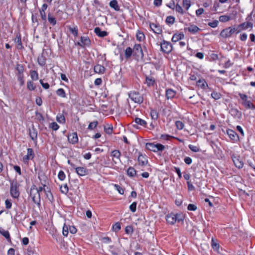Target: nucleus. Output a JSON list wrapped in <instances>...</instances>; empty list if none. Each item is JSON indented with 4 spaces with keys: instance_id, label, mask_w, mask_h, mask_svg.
I'll use <instances>...</instances> for the list:
<instances>
[{
    "instance_id": "nucleus-20",
    "label": "nucleus",
    "mask_w": 255,
    "mask_h": 255,
    "mask_svg": "<svg viewBox=\"0 0 255 255\" xmlns=\"http://www.w3.org/2000/svg\"><path fill=\"white\" fill-rule=\"evenodd\" d=\"M134 122L136 124V125H133V126L136 128H137V125H140L144 127H145L146 125V122L144 120H142L139 118H135L134 120Z\"/></svg>"
},
{
    "instance_id": "nucleus-50",
    "label": "nucleus",
    "mask_w": 255,
    "mask_h": 255,
    "mask_svg": "<svg viewBox=\"0 0 255 255\" xmlns=\"http://www.w3.org/2000/svg\"><path fill=\"white\" fill-rule=\"evenodd\" d=\"M176 126L178 129H182L184 128V123L180 121H176L175 123Z\"/></svg>"
},
{
    "instance_id": "nucleus-52",
    "label": "nucleus",
    "mask_w": 255,
    "mask_h": 255,
    "mask_svg": "<svg viewBox=\"0 0 255 255\" xmlns=\"http://www.w3.org/2000/svg\"><path fill=\"white\" fill-rule=\"evenodd\" d=\"M45 194H46L48 199L50 202H52V201L53 200V195H52L51 192H50V191L46 190V192H45Z\"/></svg>"
},
{
    "instance_id": "nucleus-29",
    "label": "nucleus",
    "mask_w": 255,
    "mask_h": 255,
    "mask_svg": "<svg viewBox=\"0 0 255 255\" xmlns=\"http://www.w3.org/2000/svg\"><path fill=\"white\" fill-rule=\"evenodd\" d=\"M37 61L38 64L41 66H43L45 65L46 63V58L43 55V54H41V55L39 56L37 59Z\"/></svg>"
},
{
    "instance_id": "nucleus-5",
    "label": "nucleus",
    "mask_w": 255,
    "mask_h": 255,
    "mask_svg": "<svg viewBox=\"0 0 255 255\" xmlns=\"http://www.w3.org/2000/svg\"><path fill=\"white\" fill-rule=\"evenodd\" d=\"M161 50L165 53H169L172 49V46L169 42L163 40L161 43Z\"/></svg>"
},
{
    "instance_id": "nucleus-54",
    "label": "nucleus",
    "mask_w": 255,
    "mask_h": 255,
    "mask_svg": "<svg viewBox=\"0 0 255 255\" xmlns=\"http://www.w3.org/2000/svg\"><path fill=\"white\" fill-rule=\"evenodd\" d=\"M27 155H28L30 157H31V159H32L34 157V153L33 150L30 148H27Z\"/></svg>"
},
{
    "instance_id": "nucleus-31",
    "label": "nucleus",
    "mask_w": 255,
    "mask_h": 255,
    "mask_svg": "<svg viewBox=\"0 0 255 255\" xmlns=\"http://www.w3.org/2000/svg\"><path fill=\"white\" fill-rule=\"evenodd\" d=\"M243 105L247 109H255V106L250 101L247 100L243 102Z\"/></svg>"
},
{
    "instance_id": "nucleus-13",
    "label": "nucleus",
    "mask_w": 255,
    "mask_h": 255,
    "mask_svg": "<svg viewBox=\"0 0 255 255\" xmlns=\"http://www.w3.org/2000/svg\"><path fill=\"white\" fill-rule=\"evenodd\" d=\"M150 28L155 33L158 34H161L162 29L159 25L155 23H150Z\"/></svg>"
},
{
    "instance_id": "nucleus-45",
    "label": "nucleus",
    "mask_w": 255,
    "mask_h": 255,
    "mask_svg": "<svg viewBox=\"0 0 255 255\" xmlns=\"http://www.w3.org/2000/svg\"><path fill=\"white\" fill-rule=\"evenodd\" d=\"M27 87L30 91L34 90L36 87L34 85L33 83L31 81H28L27 83Z\"/></svg>"
},
{
    "instance_id": "nucleus-44",
    "label": "nucleus",
    "mask_w": 255,
    "mask_h": 255,
    "mask_svg": "<svg viewBox=\"0 0 255 255\" xmlns=\"http://www.w3.org/2000/svg\"><path fill=\"white\" fill-rule=\"evenodd\" d=\"M60 189L61 193H62L64 194H66L68 192V191H69L68 186L66 184L64 185L63 186H61L60 188Z\"/></svg>"
},
{
    "instance_id": "nucleus-28",
    "label": "nucleus",
    "mask_w": 255,
    "mask_h": 255,
    "mask_svg": "<svg viewBox=\"0 0 255 255\" xmlns=\"http://www.w3.org/2000/svg\"><path fill=\"white\" fill-rule=\"evenodd\" d=\"M132 53L133 54V49L130 47H127L125 50V58L127 59L129 58Z\"/></svg>"
},
{
    "instance_id": "nucleus-53",
    "label": "nucleus",
    "mask_w": 255,
    "mask_h": 255,
    "mask_svg": "<svg viewBox=\"0 0 255 255\" xmlns=\"http://www.w3.org/2000/svg\"><path fill=\"white\" fill-rule=\"evenodd\" d=\"M183 4L185 7L186 9L187 10L191 6L190 0H183Z\"/></svg>"
},
{
    "instance_id": "nucleus-41",
    "label": "nucleus",
    "mask_w": 255,
    "mask_h": 255,
    "mask_svg": "<svg viewBox=\"0 0 255 255\" xmlns=\"http://www.w3.org/2000/svg\"><path fill=\"white\" fill-rule=\"evenodd\" d=\"M211 246L214 251L218 252L219 249V244L215 242L214 240L212 239Z\"/></svg>"
},
{
    "instance_id": "nucleus-3",
    "label": "nucleus",
    "mask_w": 255,
    "mask_h": 255,
    "mask_svg": "<svg viewBox=\"0 0 255 255\" xmlns=\"http://www.w3.org/2000/svg\"><path fill=\"white\" fill-rule=\"evenodd\" d=\"M133 55L137 58H143V53L140 44H135L133 48Z\"/></svg>"
},
{
    "instance_id": "nucleus-7",
    "label": "nucleus",
    "mask_w": 255,
    "mask_h": 255,
    "mask_svg": "<svg viewBox=\"0 0 255 255\" xmlns=\"http://www.w3.org/2000/svg\"><path fill=\"white\" fill-rule=\"evenodd\" d=\"M137 161L139 165L143 166L147 164L148 160L145 155H143L141 153H139L137 158Z\"/></svg>"
},
{
    "instance_id": "nucleus-27",
    "label": "nucleus",
    "mask_w": 255,
    "mask_h": 255,
    "mask_svg": "<svg viewBox=\"0 0 255 255\" xmlns=\"http://www.w3.org/2000/svg\"><path fill=\"white\" fill-rule=\"evenodd\" d=\"M15 42L17 43V48L18 49H21L23 48V46L22 44L21 40V36L20 35L18 36L17 35L15 39Z\"/></svg>"
},
{
    "instance_id": "nucleus-24",
    "label": "nucleus",
    "mask_w": 255,
    "mask_h": 255,
    "mask_svg": "<svg viewBox=\"0 0 255 255\" xmlns=\"http://www.w3.org/2000/svg\"><path fill=\"white\" fill-rule=\"evenodd\" d=\"M110 6L114 8L116 11H120V6L118 5V1L117 0H112L110 2Z\"/></svg>"
},
{
    "instance_id": "nucleus-35",
    "label": "nucleus",
    "mask_w": 255,
    "mask_h": 255,
    "mask_svg": "<svg viewBox=\"0 0 255 255\" xmlns=\"http://www.w3.org/2000/svg\"><path fill=\"white\" fill-rule=\"evenodd\" d=\"M197 85L198 87H201L202 89L205 88V85L208 86L206 82L204 80H199L197 82Z\"/></svg>"
},
{
    "instance_id": "nucleus-17",
    "label": "nucleus",
    "mask_w": 255,
    "mask_h": 255,
    "mask_svg": "<svg viewBox=\"0 0 255 255\" xmlns=\"http://www.w3.org/2000/svg\"><path fill=\"white\" fill-rule=\"evenodd\" d=\"M166 220L167 223L174 225L176 222V216L173 213L169 214L166 216Z\"/></svg>"
},
{
    "instance_id": "nucleus-49",
    "label": "nucleus",
    "mask_w": 255,
    "mask_h": 255,
    "mask_svg": "<svg viewBox=\"0 0 255 255\" xmlns=\"http://www.w3.org/2000/svg\"><path fill=\"white\" fill-rule=\"evenodd\" d=\"M212 97L215 100H218L220 99L221 95L220 93L214 91L211 94Z\"/></svg>"
},
{
    "instance_id": "nucleus-56",
    "label": "nucleus",
    "mask_w": 255,
    "mask_h": 255,
    "mask_svg": "<svg viewBox=\"0 0 255 255\" xmlns=\"http://www.w3.org/2000/svg\"><path fill=\"white\" fill-rule=\"evenodd\" d=\"M189 148L193 152H197L200 151V148L196 146L191 144L189 145Z\"/></svg>"
},
{
    "instance_id": "nucleus-30",
    "label": "nucleus",
    "mask_w": 255,
    "mask_h": 255,
    "mask_svg": "<svg viewBox=\"0 0 255 255\" xmlns=\"http://www.w3.org/2000/svg\"><path fill=\"white\" fill-rule=\"evenodd\" d=\"M145 147L147 149L155 152V144L154 143H146L145 144Z\"/></svg>"
},
{
    "instance_id": "nucleus-11",
    "label": "nucleus",
    "mask_w": 255,
    "mask_h": 255,
    "mask_svg": "<svg viewBox=\"0 0 255 255\" xmlns=\"http://www.w3.org/2000/svg\"><path fill=\"white\" fill-rule=\"evenodd\" d=\"M121 153L119 150L115 149L112 151L111 156L113 157V162H114L115 164H117V162L114 159V158L118 161H121Z\"/></svg>"
},
{
    "instance_id": "nucleus-51",
    "label": "nucleus",
    "mask_w": 255,
    "mask_h": 255,
    "mask_svg": "<svg viewBox=\"0 0 255 255\" xmlns=\"http://www.w3.org/2000/svg\"><path fill=\"white\" fill-rule=\"evenodd\" d=\"M18 80L19 82V84L20 86H22L24 85V80L23 79V74H17Z\"/></svg>"
},
{
    "instance_id": "nucleus-62",
    "label": "nucleus",
    "mask_w": 255,
    "mask_h": 255,
    "mask_svg": "<svg viewBox=\"0 0 255 255\" xmlns=\"http://www.w3.org/2000/svg\"><path fill=\"white\" fill-rule=\"evenodd\" d=\"M125 232L126 234H130L133 232V229L131 226H127L125 228Z\"/></svg>"
},
{
    "instance_id": "nucleus-58",
    "label": "nucleus",
    "mask_w": 255,
    "mask_h": 255,
    "mask_svg": "<svg viewBox=\"0 0 255 255\" xmlns=\"http://www.w3.org/2000/svg\"><path fill=\"white\" fill-rule=\"evenodd\" d=\"M69 227L67 226L66 225H64L63 227V235L64 236H67L68 234V231H69Z\"/></svg>"
},
{
    "instance_id": "nucleus-19",
    "label": "nucleus",
    "mask_w": 255,
    "mask_h": 255,
    "mask_svg": "<svg viewBox=\"0 0 255 255\" xmlns=\"http://www.w3.org/2000/svg\"><path fill=\"white\" fill-rule=\"evenodd\" d=\"M95 33L100 37H104L108 35V32L106 31H102L99 27H96L94 29Z\"/></svg>"
},
{
    "instance_id": "nucleus-36",
    "label": "nucleus",
    "mask_w": 255,
    "mask_h": 255,
    "mask_svg": "<svg viewBox=\"0 0 255 255\" xmlns=\"http://www.w3.org/2000/svg\"><path fill=\"white\" fill-rule=\"evenodd\" d=\"M145 38V36L143 32L138 31L136 33V39L139 41H143Z\"/></svg>"
},
{
    "instance_id": "nucleus-33",
    "label": "nucleus",
    "mask_w": 255,
    "mask_h": 255,
    "mask_svg": "<svg viewBox=\"0 0 255 255\" xmlns=\"http://www.w3.org/2000/svg\"><path fill=\"white\" fill-rule=\"evenodd\" d=\"M150 116L152 120H156L158 118V113L157 110L151 109L150 111Z\"/></svg>"
},
{
    "instance_id": "nucleus-38",
    "label": "nucleus",
    "mask_w": 255,
    "mask_h": 255,
    "mask_svg": "<svg viewBox=\"0 0 255 255\" xmlns=\"http://www.w3.org/2000/svg\"><path fill=\"white\" fill-rule=\"evenodd\" d=\"M165 148V146L160 143H157L155 144V152L162 151Z\"/></svg>"
},
{
    "instance_id": "nucleus-25",
    "label": "nucleus",
    "mask_w": 255,
    "mask_h": 255,
    "mask_svg": "<svg viewBox=\"0 0 255 255\" xmlns=\"http://www.w3.org/2000/svg\"><path fill=\"white\" fill-rule=\"evenodd\" d=\"M127 174L131 177H135L136 175V171L132 167H129L127 170Z\"/></svg>"
},
{
    "instance_id": "nucleus-10",
    "label": "nucleus",
    "mask_w": 255,
    "mask_h": 255,
    "mask_svg": "<svg viewBox=\"0 0 255 255\" xmlns=\"http://www.w3.org/2000/svg\"><path fill=\"white\" fill-rule=\"evenodd\" d=\"M232 160L234 163L235 165L238 168H242L243 167L244 163L240 159L239 156H235L233 155L232 156Z\"/></svg>"
},
{
    "instance_id": "nucleus-48",
    "label": "nucleus",
    "mask_w": 255,
    "mask_h": 255,
    "mask_svg": "<svg viewBox=\"0 0 255 255\" xmlns=\"http://www.w3.org/2000/svg\"><path fill=\"white\" fill-rule=\"evenodd\" d=\"M175 21V18L172 16H168L166 19V22L167 24H173Z\"/></svg>"
},
{
    "instance_id": "nucleus-4",
    "label": "nucleus",
    "mask_w": 255,
    "mask_h": 255,
    "mask_svg": "<svg viewBox=\"0 0 255 255\" xmlns=\"http://www.w3.org/2000/svg\"><path fill=\"white\" fill-rule=\"evenodd\" d=\"M30 196L32 198L33 202L36 204L39 207H40V195L38 191H34L31 189L30 191Z\"/></svg>"
},
{
    "instance_id": "nucleus-8",
    "label": "nucleus",
    "mask_w": 255,
    "mask_h": 255,
    "mask_svg": "<svg viewBox=\"0 0 255 255\" xmlns=\"http://www.w3.org/2000/svg\"><path fill=\"white\" fill-rule=\"evenodd\" d=\"M227 133L232 140L238 141L239 140V135L235 131L228 129L227 130Z\"/></svg>"
},
{
    "instance_id": "nucleus-9",
    "label": "nucleus",
    "mask_w": 255,
    "mask_h": 255,
    "mask_svg": "<svg viewBox=\"0 0 255 255\" xmlns=\"http://www.w3.org/2000/svg\"><path fill=\"white\" fill-rule=\"evenodd\" d=\"M81 42H78L77 44L81 47L85 46H89L91 44V41L87 36H81L80 38Z\"/></svg>"
},
{
    "instance_id": "nucleus-40",
    "label": "nucleus",
    "mask_w": 255,
    "mask_h": 255,
    "mask_svg": "<svg viewBox=\"0 0 255 255\" xmlns=\"http://www.w3.org/2000/svg\"><path fill=\"white\" fill-rule=\"evenodd\" d=\"M56 94L58 96H60L62 98H65L66 97V93L64 90L62 88L58 89L56 91Z\"/></svg>"
},
{
    "instance_id": "nucleus-2",
    "label": "nucleus",
    "mask_w": 255,
    "mask_h": 255,
    "mask_svg": "<svg viewBox=\"0 0 255 255\" xmlns=\"http://www.w3.org/2000/svg\"><path fill=\"white\" fill-rule=\"evenodd\" d=\"M128 96L129 98L135 103L140 104L143 102V99L142 97L141 96L140 94L137 92H131L128 94Z\"/></svg>"
},
{
    "instance_id": "nucleus-47",
    "label": "nucleus",
    "mask_w": 255,
    "mask_h": 255,
    "mask_svg": "<svg viewBox=\"0 0 255 255\" xmlns=\"http://www.w3.org/2000/svg\"><path fill=\"white\" fill-rule=\"evenodd\" d=\"M146 83L148 86H152L154 83V80L152 78L146 76Z\"/></svg>"
},
{
    "instance_id": "nucleus-46",
    "label": "nucleus",
    "mask_w": 255,
    "mask_h": 255,
    "mask_svg": "<svg viewBox=\"0 0 255 255\" xmlns=\"http://www.w3.org/2000/svg\"><path fill=\"white\" fill-rule=\"evenodd\" d=\"M98 124V122L97 121L91 122L89 125L88 129L90 130L93 129L97 126Z\"/></svg>"
},
{
    "instance_id": "nucleus-26",
    "label": "nucleus",
    "mask_w": 255,
    "mask_h": 255,
    "mask_svg": "<svg viewBox=\"0 0 255 255\" xmlns=\"http://www.w3.org/2000/svg\"><path fill=\"white\" fill-rule=\"evenodd\" d=\"M230 113L232 116L238 118H240L242 115L241 112L239 111L237 109H231Z\"/></svg>"
},
{
    "instance_id": "nucleus-59",
    "label": "nucleus",
    "mask_w": 255,
    "mask_h": 255,
    "mask_svg": "<svg viewBox=\"0 0 255 255\" xmlns=\"http://www.w3.org/2000/svg\"><path fill=\"white\" fill-rule=\"evenodd\" d=\"M58 178L60 180H63L65 178V175L64 172L60 170L58 175Z\"/></svg>"
},
{
    "instance_id": "nucleus-6",
    "label": "nucleus",
    "mask_w": 255,
    "mask_h": 255,
    "mask_svg": "<svg viewBox=\"0 0 255 255\" xmlns=\"http://www.w3.org/2000/svg\"><path fill=\"white\" fill-rule=\"evenodd\" d=\"M10 192L11 196L13 198H17L19 197V193L17 189L16 183H14L12 182L11 183Z\"/></svg>"
},
{
    "instance_id": "nucleus-16",
    "label": "nucleus",
    "mask_w": 255,
    "mask_h": 255,
    "mask_svg": "<svg viewBox=\"0 0 255 255\" xmlns=\"http://www.w3.org/2000/svg\"><path fill=\"white\" fill-rule=\"evenodd\" d=\"M253 26V23L251 22H243L236 26L237 28L238 29H245L248 28H252Z\"/></svg>"
},
{
    "instance_id": "nucleus-43",
    "label": "nucleus",
    "mask_w": 255,
    "mask_h": 255,
    "mask_svg": "<svg viewBox=\"0 0 255 255\" xmlns=\"http://www.w3.org/2000/svg\"><path fill=\"white\" fill-rule=\"evenodd\" d=\"M48 21L52 25H55L56 23V20L55 17L51 16L50 13L48 15Z\"/></svg>"
},
{
    "instance_id": "nucleus-32",
    "label": "nucleus",
    "mask_w": 255,
    "mask_h": 255,
    "mask_svg": "<svg viewBox=\"0 0 255 255\" xmlns=\"http://www.w3.org/2000/svg\"><path fill=\"white\" fill-rule=\"evenodd\" d=\"M0 234L4 237L8 241H10L9 233L7 231H5L3 229H0Z\"/></svg>"
},
{
    "instance_id": "nucleus-15",
    "label": "nucleus",
    "mask_w": 255,
    "mask_h": 255,
    "mask_svg": "<svg viewBox=\"0 0 255 255\" xmlns=\"http://www.w3.org/2000/svg\"><path fill=\"white\" fill-rule=\"evenodd\" d=\"M29 134L31 138V139L35 141L37 139V131L36 128H34L33 126L31 128H29Z\"/></svg>"
},
{
    "instance_id": "nucleus-55",
    "label": "nucleus",
    "mask_w": 255,
    "mask_h": 255,
    "mask_svg": "<svg viewBox=\"0 0 255 255\" xmlns=\"http://www.w3.org/2000/svg\"><path fill=\"white\" fill-rule=\"evenodd\" d=\"M49 127L54 130H57L59 128V126L55 122H53L51 123L49 125Z\"/></svg>"
},
{
    "instance_id": "nucleus-21",
    "label": "nucleus",
    "mask_w": 255,
    "mask_h": 255,
    "mask_svg": "<svg viewBox=\"0 0 255 255\" xmlns=\"http://www.w3.org/2000/svg\"><path fill=\"white\" fill-rule=\"evenodd\" d=\"M184 37V34L182 32H181L179 34L175 33L172 36V41L173 42H176L183 39Z\"/></svg>"
},
{
    "instance_id": "nucleus-57",
    "label": "nucleus",
    "mask_w": 255,
    "mask_h": 255,
    "mask_svg": "<svg viewBox=\"0 0 255 255\" xmlns=\"http://www.w3.org/2000/svg\"><path fill=\"white\" fill-rule=\"evenodd\" d=\"M218 23H219V22L217 20H215L213 21L212 22H209L208 25L211 27L215 28L218 26Z\"/></svg>"
},
{
    "instance_id": "nucleus-1",
    "label": "nucleus",
    "mask_w": 255,
    "mask_h": 255,
    "mask_svg": "<svg viewBox=\"0 0 255 255\" xmlns=\"http://www.w3.org/2000/svg\"><path fill=\"white\" fill-rule=\"evenodd\" d=\"M241 31V29H238L236 27H229L222 30L220 33V36L227 38L231 37L234 33L238 34Z\"/></svg>"
},
{
    "instance_id": "nucleus-18",
    "label": "nucleus",
    "mask_w": 255,
    "mask_h": 255,
    "mask_svg": "<svg viewBox=\"0 0 255 255\" xmlns=\"http://www.w3.org/2000/svg\"><path fill=\"white\" fill-rule=\"evenodd\" d=\"M76 173L79 176H84L88 174V170L86 168L83 167H78L75 168Z\"/></svg>"
},
{
    "instance_id": "nucleus-22",
    "label": "nucleus",
    "mask_w": 255,
    "mask_h": 255,
    "mask_svg": "<svg viewBox=\"0 0 255 255\" xmlns=\"http://www.w3.org/2000/svg\"><path fill=\"white\" fill-rule=\"evenodd\" d=\"M94 70V72L96 73L102 74L105 72V68L101 65L97 64V65L95 66Z\"/></svg>"
},
{
    "instance_id": "nucleus-39",
    "label": "nucleus",
    "mask_w": 255,
    "mask_h": 255,
    "mask_svg": "<svg viewBox=\"0 0 255 255\" xmlns=\"http://www.w3.org/2000/svg\"><path fill=\"white\" fill-rule=\"evenodd\" d=\"M121 229V224L119 222H117L112 227V230L115 232H118Z\"/></svg>"
},
{
    "instance_id": "nucleus-37",
    "label": "nucleus",
    "mask_w": 255,
    "mask_h": 255,
    "mask_svg": "<svg viewBox=\"0 0 255 255\" xmlns=\"http://www.w3.org/2000/svg\"><path fill=\"white\" fill-rule=\"evenodd\" d=\"M219 20L222 22H226L230 20V17L228 15H223L219 17Z\"/></svg>"
},
{
    "instance_id": "nucleus-64",
    "label": "nucleus",
    "mask_w": 255,
    "mask_h": 255,
    "mask_svg": "<svg viewBox=\"0 0 255 255\" xmlns=\"http://www.w3.org/2000/svg\"><path fill=\"white\" fill-rule=\"evenodd\" d=\"M57 121L60 123H64L65 122V119L64 116L60 115L59 117H57Z\"/></svg>"
},
{
    "instance_id": "nucleus-14",
    "label": "nucleus",
    "mask_w": 255,
    "mask_h": 255,
    "mask_svg": "<svg viewBox=\"0 0 255 255\" xmlns=\"http://www.w3.org/2000/svg\"><path fill=\"white\" fill-rule=\"evenodd\" d=\"M184 30H188L189 32L195 34L200 31L201 29L195 25L190 24L189 27L184 28Z\"/></svg>"
},
{
    "instance_id": "nucleus-12",
    "label": "nucleus",
    "mask_w": 255,
    "mask_h": 255,
    "mask_svg": "<svg viewBox=\"0 0 255 255\" xmlns=\"http://www.w3.org/2000/svg\"><path fill=\"white\" fill-rule=\"evenodd\" d=\"M69 142L72 144H75L78 141V138L77 132H73L68 136Z\"/></svg>"
},
{
    "instance_id": "nucleus-61",
    "label": "nucleus",
    "mask_w": 255,
    "mask_h": 255,
    "mask_svg": "<svg viewBox=\"0 0 255 255\" xmlns=\"http://www.w3.org/2000/svg\"><path fill=\"white\" fill-rule=\"evenodd\" d=\"M129 209L132 212H135L136 210V202H133L129 206Z\"/></svg>"
},
{
    "instance_id": "nucleus-60",
    "label": "nucleus",
    "mask_w": 255,
    "mask_h": 255,
    "mask_svg": "<svg viewBox=\"0 0 255 255\" xmlns=\"http://www.w3.org/2000/svg\"><path fill=\"white\" fill-rule=\"evenodd\" d=\"M69 30L73 34L74 36H78V28L77 26L74 27L73 28L70 27Z\"/></svg>"
},
{
    "instance_id": "nucleus-23",
    "label": "nucleus",
    "mask_w": 255,
    "mask_h": 255,
    "mask_svg": "<svg viewBox=\"0 0 255 255\" xmlns=\"http://www.w3.org/2000/svg\"><path fill=\"white\" fill-rule=\"evenodd\" d=\"M176 95V92L171 89L166 90V97L167 99L173 98Z\"/></svg>"
},
{
    "instance_id": "nucleus-63",
    "label": "nucleus",
    "mask_w": 255,
    "mask_h": 255,
    "mask_svg": "<svg viewBox=\"0 0 255 255\" xmlns=\"http://www.w3.org/2000/svg\"><path fill=\"white\" fill-rule=\"evenodd\" d=\"M105 131L109 134H111L113 132V127L112 126H109L108 128H106L105 127L104 128Z\"/></svg>"
},
{
    "instance_id": "nucleus-42",
    "label": "nucleus",
    "mask_w": 255,
    "mask_h": 255,
    "mask_svg": "<svg viewBox=\"0 0 255 255\" xmlns=\"http://www.w3.org/2000/svg\"><path fill=\"white\" fill-rule=\"evenodd\" d=\"M30 76L33 80H37L38 79V74L37 71L35 70L30 71Z\"/></svg>"
},
{
    "instance_id": "nucleus-34",
    "label": "nucleus",
    "mask_w": 255,
    "mask_h": 255,
    "mask_svg": "<svg viewBox=\"0 0 255 255\" xmlns=\"http://www.w3.org/2000/svg\"><path fill=\"white\" fill-rule=\"evenodd\" d=\"M17 71V74H22L24 71V67L22 65L20 64H17L15 68Z\"/></svg>"
}]
</instances>
